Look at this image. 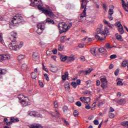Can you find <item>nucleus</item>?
I'll return each mask as SVG.
<instances>
[{
	"label": "nucleus",
	"instance_id": "nucleus-1",
	"mask_svg": "<svg viewBox=\"0 0 128 128\" xmlns=\"http://www.w3.org/2000/svg\"><path fill=\"white\" fill-rule=\"evenodd\" d=\"M17 36L18 34L14 32H11L10 35H9V38L12 42V43L8 45L9 48H10L11 50H17L18 48H20L22 47L24 42L16 41Z\"/></svg>",
	"mask_w": 128,
	"mask_h": 128
},
{
	"label": "nucleus",
	"instance_id": "nucleus-2",
	"mask_svg": "<svg viewBox=\"0 0 128 128\" xmlns=\"http://www.w3.org/2000/svg\"><path fill=\"white\" fill-rule=\"evenodd\" d=\"M32 3L30 4V6H38L40 10H42L44 14L49 16L50 18H52L54 16V14L52 11V10L50 8H48V10L46 8L43 7L42 4V2L38 1V0H31Z\"/></svg>",
	"mask_w": 128,
	"mask_h": 128
},
{
	"label": "nucleus",
	"instance_id": "nucleus-3",
	"mask_svg": "<svg viewBox=\"0 0 128 128\" xmlns=\"http://www.w3.org/2000/svg\"><path fill=\"white\" fill-rule=\"evenodd\" d=\"M22 20V16L20 14H16L12 20V22L14 26H16L18 24H20Z\"/></svg>",
	"mask_w": 128,
	"mask_h": 128
},
{
	"label": "nucleus",
	"instance_id": "nucleus-4",
	"mask_svg": "<svg viewBox=\"0 0 128 128\" xmlns=\"http://www.w3.org/2000/svg\"><path fill=\"white\" fill-rule=\"evenodd\" d=\"M37 28H38L37 33L40 34L42 32V30L46 28V24H44L38 23L37 24Z\"/></svg>",
	"mask_w": 128,
	"mask_h": 128
},
{
	"label": "nucleus",
	"instance_id": "nucleus-5",
	"mask_svg": "<svg viewBox=\"0 0 128 128\" xmlns=\"http://www.w3.org/2000/svg\"><path fill=\"white\" fill-rule=\"evenodd\" d=\"M10 54H0V62L6 60H10Z\"/></svg>",
	"mask_w": 128,
	"mask_h": 128
},
{
	"label": "nucleus",
	"instance_id": "nucleus-6",
	"mask_svg": "<svg viewBox=\"0 0 128 128\" xmlns=\"http://www.w3.org/2000/svg\"><path fill=\"white\" fill-rule=\"evenodd\" d=\"M28 114L34 118H42V115L40 112H28Z\"/></svg>",
	"mask_w": 128,
	"mask_h": 128
},
{
	"label": "nucleus",
	"instance_id": "nucleus-7",
	"mask_svg": "<svg viewBox=\"0 0 128 128\" xmlns=\"http://www.w3.org/2000/svg\"><path fill=\"white\" fill-rule=\"evenodd\" d=\"M20 102L23 108L24 106H30V102L26 101V100H22Z\"/></svg>",
	"mask_w": 128,
	"mask_h": 128
},
{
	"label": "nucleus",
	"instance_id": "nucleus-8",
	"mask_svg": "<svg viewBox=\"0 0 128 128\" xmlns=\"http://www.w3.org/2000/svg\"><path fill=\"white\" fill-rule=\"evenodd\" d=\"M58 29L61 30L60 28H62V30H65V31L66 32L68 30L67 24L64 23H60L58 26Z\"/></svg>",
	"mask_w": 128,
	"mask_h": 128
},
{
	"label": "nucleus",
	"instance_id": "nucleus-9",
	"mask_svg": "<svg viewBox=\"0 0 128 128\" xmlns=\"http://www.w3.org/2000/svg\"><path fill=\"white\" fill-rule=\"evenodd\" d=\"M122 2V6L124 8V10H126V12H128V2L127 3H126L124 0H121Z\"/></svg>",
	"mask_w": 128,
	"mask_h": 128
},
{
	"label": "nucleus",
	"instance_id": "nucleus-10",
	"mask_svg": "<svg viewBox=\"0 0 128 128\" xmlns=\"http://www.w3.org/2000/svg\"><path fill=\"white\" fill-rule=\"evenodd\" d=\"M32 60L35 62L38 60V54L36 52H34L32 55Z\"/></svg>",
	"mask_w": 128,
	"mask_h": 128
},
{
	"label": "nucleus",
	"instance_id": "nucleus-11",
	"mask_svg": "<svg viewBox=\"0 0 128 128\" xmlns=\"http://www.w3.org/2000/svg\"><path fill=\"white\" fill-rule=\"evenodd\" d=\"M86 0H82V4H81L80 8L81 10H84V8H85L86 10Z\"/></svg>",
	"mask_w": 128,
	"mask_h": 128
},
{
	"label": "nucleus",
	"instance_id": "nucleus-12",
	"mask_svg": "<svg viewBox=\"0 0 128 128\" xmlns=\"http://www.w3.org/2000/svg\"><path fill=\"white\" fill-rule=\"evenodd\" d=\"M92 70H94V69H88V70H86V71L84 70H81L80 71V74H82V72H85V75L87 76V74H90V72H92Z\"/></svg>",
	"mask_w": 128,
	"mask_h": 128
},
{
	"label": "nucleus",
	"instance_id": "nucleus-13",
	"mask_svg": "<svg viewBox=\"0 0 128 128\" xmlns=\"http://www.w3.org/2000/svg\"><path fill=\"white\" fill-rule=\"evenodd\" d=\"M86 7L84 8V10H83L82 14H80V20H82V18H85L86 16Z\"/></svg>",
	"mask_w": 128,
	"mask_h": 128
},
{
	"label": "nucleus",
	"instance_id": "nucleus-14",
	"mask_svg": "<svg viewBox=\"0 0 128 128\" xmlns=\"http://www.w3.org/2000/svg\"><path fill=\"white\" fill-rule=\"evenodd\" d=\"M50 70L52 72H56L58 70V68L56 66H50Z\"/></svg>",
	"mask_w": 128,
	"mask_h": 128
},
{
	"label": "nucleus",
	"instance_id": "nucleus-15",
	"mask_svg": "<svg viewBox=\"0 0 128 128\" xmlns=\"http://www.w3.org/2000/svg\"><path fill=\"white\" fill-rule=\"evenodd\" d=\"M118 104H124L126 102V101L124 99H120L117 100Z\"/></svg>",
	"mask_w": 128,
	"mask_h": 128
},
{
	"label": "nucleus",
	"instance_id": "nucleus-16",
	"mask_svg": "<svg viewBox=\"0 0 128 128\" xmlns=\"http://www.w3.org/2000/svg\"><path fill=\"white\" fill-rule=\"evenodd\" d=\"M100 34L101 36L108 34V28H105L103 31L101 32Z\"/></svg>",
	"mask_w": 128,
	"mask_h": 128
},
{
	"label": "nucleus",
	"instance_id": "nucleus-17",
	"mask_svg": "<svg viewBox=\"0 0 128 128\" xmlns=\"http://www.w3.org/2000/svg\"><path fill=\"white\" fill-rule=\"evenodd\" d=\"M46 22L48 24H54V20H52L50 18H46Z\"/></svg>",
	"mask_w": 128,
	"mask_h": 128
},
{
	"label": "nucleus",
	"instance_id": "nucleus-18",
	"mask_svg": "<svg viewBox=\"0 0 128 128\" xmlns=\"http://www.w3.org/2000/svg\"><path fill=\"white\" fill-rule=\"evenodd\" d=\"M67 60L68 62H74V55H71L67 57Z\"/></svg>",
	"mask_w": 128,
	"mask_h": 128
},
{
	"label": "nucleus",
	"instance_id": "nucleus-19",
	"mask_svg": "<svg viewBox=\"0 0 128 128\" xmlns=\"http://www.w3.org/2000/svg\"><path fill=\"white\" fill-rule=\"evenodd\" d=\"M51 116L54 118H58L60 116V114L59 112H52L51 113Z\"/></svg>",
	"mask_w": 128,
	"mask_h": 128
},
{
	"label": "nucleus",
	"instance_id": "nucleus-20",
	"mask_svg": "<svg viewBox=\"0 0 128 128\" xmlns=\"http://www.w3.org/2000/svg\"><path fill=\"white\" fill-rule=\"evenodd\" d=\"M60 60H61L62 62H66V60H68V56L64 55H61L60 56Z\"/></svg>",
	"mask_w": 128,
	"mask_h": 128
},
{
	"label": "nucleus",
	"instance_id": "nucleus-21",
	"mask_svg": "<svg viewBox=\"0 0 128 128\" xmlns=\"http://www.w3.org/2000/svg\"><path fill=\"white\" fill-rule=\"evenodd\" d=\"M95 38H96V40H105L106 36H104V38H100V36L96 35Z\"/></svg>",
	"mask_w": 128,
	"mask_h": 128
},
{
	"label": "nucleus",
	"instance_id": "nucleus-22",
	"mask_svg": "<svg viewBox=\"0 0 128 128\" xmlns=\"http://www.w3.org/2000/svg\"><path fill=\"white\" fill-rule=\"evenodd\" d=\"M104 48H106V50H110L112 48V46H110V44L109 43L106 44L104 46Z\"/></svg>",
	"mask_w": 128,
	"mask_h": 128
},
{
	"label": "nucleus",
	"instance_id": "nucleus-23",
	"mask_svg": "<svg viewBox=\"0 0 128 128\" xmlns=\"http://www.w3.org/2000/svg\"><path fill=\"white\" fill-rule=\"evenodd\" d=\"M116 38V40H120L121 42L122 40V36L119 35L118 34H115Z\"/></svg>",
	"mask_w": 128,
	"mask_h": 128
},
{
	"label": "nucleus",
	"instance_id": "nucleus-24",
	"mask_svg": "<svg viewBox=\"0 0 128 128\" xmlns=\"http://www.w3.org/2000/svg\"><path fill=\"white\" fill-rule=\"evenodd\" d=\"M90 100H92V99H90V98L85 97V104H90Z\"/></svg>",
	"mask_w": 128,
	"mask_h": 128
},
{
	"label": "nucleus",
	"instance_id": "nucleus-25",
	"mask_svg": "<svg viewBox=\"0 0 128 128\" xmlns=\"http://www.w3.org/2000/svg\"><path fill=\"white\" fill-rule=\"evenodd\" d=\"M96 48H93L91 50V53L93 56H96Z\"/></svg>",
	"mask_w": 128,
	"mask_h": 128
},
{
	"label": "nucleus",
	"instance_id": "nucleus-26",
	"mask_svg": "<svg viewBox=\"0 0 128 128\" xmlns=\"http://www.w3.org/2000/svg\"><path fill=\"white\" fill-rule=\"evenodd\" d=\"M118 30L120 34H122L124 32V27H122H122H120V28H119Z\"/></svg>",
	"mask_w": 128,
	"mask_h": 128
},
{
	"label": "nucleus",
	"instance_id": "nucleus-27",
	"mask_svg": "<svg viewBox=\"0 0 128 128\" xmlns=\"http://www.w3.org/2000/svg\"><path fill=\"white\" fill-rule=\"evenodd\" d=\"M20 122V120L18 118H11L10 122Z\"/></svg>",
	"mask_w": 128,
	"mask_h": 128
},
{
	"label": "nucleus",
	"instance_id": "nucleus-28",
	"mask_svg": "<svg viewBox=\"0 0 128 128\" xmlns=\"http://www.w3.org/2000/svg\"><path fill=\"white\" fill-rule=\"evenodd\" d=\"M98 50H99L101 54H104V52H106V50L104 48H98Z\"/></svg>",
	"mask_w": 128,
	"mask_h": 128
},
{
	"label": "nucleus",
	"instance_id": "nucleus-29",
	"mask_svg": "<svg viewBox=\"0 0 128 128\" xmlns=\"http://www.w3.org/2000/svg\"><path fill=\"white\" fill-rule=\"evenodd\" d=\"M128 64V60H124L122 62V66H124V68H126V66H127Z\"/></svg>",
	"mask_w": 128,
	"mask_h": 128
},
{
	"label": "nucleus",
	"instance_id": "nucleus-30",
	"mask_svg": "<svg viewBox=\"0 0 128 128\" xmlns=\"http://www.w3.org/2000/svg\"><path fill=\"white\" fill-rule=\"evenodd\" d=\"M100 81L102 82V84H107L108 80H106V78H100Z\"/></svg>",
	"mask_w": 128,
	"mask_h": 128
},
{
	"label": "nucleus",
	"instance_id": "nucleus-31",
	"mask_svg": "<svg viewBox=\"0 0 128 128\" xmlns=\"http://www.w3.org/2000/svg\"><path fill=\"white\" fill-rule=\"evenodd\" d=\"M101 87L103 90H104V88H108V84L106 83H102Z\"/></svg>",
	"mask_w": 128,
	"mask_h": 128
},
{
	"label": "nucleus",
	"instance_id": "nucleus-32",
	"mask_svg": "<svg viewBox=\"0 0 128 128\" xmlns=\"http://www.w3.org/2000/svg\"><path fill=\"white\" fill-rule=\"evenodd\" d=\"M70 84H68V83L65 84V89L66 90H70Z\"/></svg>",
	"mask_w": 128,
	"mask_h": 128
},
{
	"label": "nucleus",
	"instance_id": "nucleus-33",
	"mask_svg": "<svg viewBox=\"0 0 128 128\" xmlns=\"http://www.w3.org/2000/svg\"><path fill=\"white\" fill-rule=\"evenodd\" d=\"M64 50V46L62 44H59L58 46V50H60V52H62Z\"/></svg>",
	"mask_w": 128,
	"mask_h": 128
},
{
	"label": "nucleus",
	"instance_id": "nucleus-34",
	"mask_svg": "<svg viewBox=\"0 0 128 128\" xmlns=\"http://www.w3.org/2000/svg\"><path fill=\"white\" fill-rule=\"evenodd\" d=\"M115 26H117L118 28H122V25L120 24V22H118L115 24Z\"/></svg>",
	"mask_w": 128,
	"mask_h": 128
},
{
	"label": "nucleus",
	"instance_id": "nucleus-35",
	"mask_svg": "<svg viewBox=\"0 0 128 128\" xmlns=\"http://www.w3.org/2000/svg\"><path fill=\"white\" fill-rule=\"evenodd\" d=\"M31 78H33L34 80L35 78H36V73H34V72H32L31 74Z\"/></svg>",
	"mask_w": 128,
	"mask_h": 128
},
{
	"label": "nucleus",
	"instance_id": "nucleus-36",
	"mask_svg": "<svg viewBox=\"0 0 128 128\" xmlns=\"http://www.w3.org/2000/svg\"><path fill=\"white\" fill-rule=\"evenodd\" d=\"M24 55H19L18 56V60H22L24 59Z\"/></svg>",
	"mask_w": 128,
	"mask_h": 128
},
{
	"label": "nucleus",
	"instance_id": "nucleus-37",
	"mask_svg": "<svg viewBox=\"0 0 128 128\" xmlns=\"http://www.w3.org/2000/svg\"><path fill=\"white\" fill-rule=\"evenodd\" d=\"M122 126H127L128 128V121H124L122 123Z\"/></svg>",
	"mask_w": 128,
	"mask_h": 128
},
{
	"label": "nucleus",
	"instance_id": "nucleus-38",
	"mask_svg": "<svg viewBox=\"0 0 128 128\" xmlns=\"http://www.w3.org/2000/svg\"><path fill=\"white\" fill-rule=\"evenodd\" d=\"M62 110H63V112H68V106H64L62 108Z\"/></svg>",
	"mask_w": 128,
	"mask_h": 128
},
{
	"label": "nucleus",
	"instance_id": "nucleus-39",
	"mask_svg": "<svg viewBox=\"0 0 128 128\" xmlns=\"http://www.w3.org/2000/svg\"><path fill=\"white\" fill-rule=\"evenodd\" d=\"M90 103H88L87 104H85V108L86 110H90Z\"/></svg>",
	"mask_w": 128,
	"mask_h": 128
},
{
	"label": "nucleus",
	"instance_id": "nucleus-40",
	"mask_svg": "<svg viewBox=\"0 0 128 128\" xmlns=\"http://www.w3.org/2000/svg\"><path fill=\"white\" fill-rule=\"evenodd\" d=\"M71 85L72 86H73L74 88H76V86H78L76 82H72L71 83Z\"/></svg>",
	"mask_w": 128,
	"mask_h": 128
},
{
	"label": "nucleus",
	"instance_id": "nucleus-41",
	"mask_svg": "<svg viewBox=\"0 0 128 128\" xmlns=\"http://www.w3.org/2000/svg\"><path fill=\"white\" fill-rule=\"evenodd\" d=\"M114 113H109L108 116L110 118H114Z\"/></svg>",
	"mask_w": 128,
	"mask_h": 128
},
{
	"label": "nucleus",
	"instance_id": "nucleus-42",
	"mask_svg": "<svg viewBox=\"0 0 128 128\" xmlns=\"http://www.w3.org/2000/svg\"><path fill=\"white\" fill-rule=\"evenodd\" d=\"M86 82L88 86H90V84H92V82L91 80H88V81H86Z\"/></svg>",
	"mask_w": 128,
	"mask_h": 128
},
{
	"label": "nucleus",
	"instance_id": "nucleus-43",
	"mask_svg": "<svg viewBox=\"0 0 128 128\" xmlns=\"http://www.w3.org/2000/svg\"><path fill=\"white\" fill-rule=\"evenodd\" d=\"M6 70H4V69H3L2 70V69H0V74H6Z\"/></svg>",
	"mask_w": 128,
	"mask_h": 128
},
{
	"label": "nucleus",
	"instance_id": "nucleus-44",
	"mask_svg": "<svg viewBox=\"0 0 128 128\" xmlns=\"http://www.w3.org/2000/svg\"><path fill=\"white\" fill-rule=\"evenodd\" d=\"M108 14H110V15L114 14V10H112V9H109Z\"/></svg>",
	"mask_w": 128,
	"mask_h": 128
},
{
	"label": "nucleus",
	"instance_id": "nucleus-45",
	"mask_svg": "<svg viewBox=\"0 0 128 128\" xmlns=\"http://www.w3.org/2000/svg\"><path fill=\"white\" fill-rule=\"evenodd\" d=\"M24 98V96L22 94H19L18 96V100H22V98Z\"/></svg>",
	"mask_w": 128,
	"mask_h": 128
},
{
	"label": "nucleus",
	"instance_id": "nucleus-46",
	"mask_svg": "<svg viewBox=\"0 0 128 128\" xmlns=\"http://www.w3.org/2000/svg\"><path fill=\"white\" fill-rule=\"evenodd\" d=\"M116 54H112L110 56V58L111 60H114V58H116Z\"/></svg>",
	"mask_w": 128,
	"mask_h": 128
},
{
	"label": "nucleus",
	"instance_id": "nucleus-47",
	"mask_svg": "<svg viewBox=\"0 0 128 128\" xmlns=\"http://www.w3.org/2000/svg\"><path fill=\"white\" fill-rule=\"evenodd\" d=\"M118 86H124V83H122V82L119 80L117 82Z\"/></svg>",
	"mask_w": 128,
	"mask_h": 128
},
{
	"label": "nucleus",
	"instance_id": "nucleus-48",
	"mask_svg": "<svg viewBox=\"0 0 128 128\" xmlns=\"http://www.w3.org/2000/svg\"><path fill=\"white\" fill-rule=\"evenodd\" d=\"M76 104L78 106H82V102H80L78 101L76 102Z\"/></svg>",
	"mask_w": 128,
	"mask_h": 128
},
{
	"label": "nucleus",
	"instance_id": "nucleus-49",
	"mask_svg": "<svg viewBox=\"0 0 128 128\" xmlns=\"http://www.w3.org/2000/svg\"><path fill=\"white\" fill-rule=\"evenodd\" d=\"M80 100H81V102H86V97H81L80 98Z\"/></svg>",
	"mask_w": 128,
	"mask_h": 128
},
{
	"label": "nucleus",
	"instance_id": "nucleus-50",
	"mask_svg": "<svg viewBox=\"0 0 128 128\" xmlns=\"http://www.w3.org/2000/svg\"><path fill=\"white\" fill-rule=\"evenodd\" d=\"M118 72H120V69H116L114 72L115 76H118Z\"/></svg>",
	"mask_w": 128,
	"mask_h": 128
},
{
	"label": "nucleus",
	"instance_id": "nucleus-51",
	"mask_svg": "<svg viewBox=\"0 0 128 128\" xmlns=\"http://www.w3.org/2000/svg\"><path fill=\"white\" fill-rule=\"evenodd\" d=\"M96 32H97V34H100V33L102 32V28H98L96 29Z\"/></svg>",
	"mask_w": 128,
	"mask_h": 128
},
{
	"label": "nucleus",
	"instance_id": "nucleus-52",
	"mask_svg": "<svg viewBox=\"0 0 128 128\" xmlns=\"http://www.w3.org/2000/svg\"><path fill=\"white\" fill-rule=\"evenodd\" d=\"M72 26V22H70L68 24V26L66 27V28H70Z\"/></svg>",
	"mask_w": 128,
	"mask_h": 128
},
{
	"label": "nucleus",
	"instance_id": "nucleus-53",
	"mask_svg": "<svg viewBox=\"0 0 128 128\" xmlns=\"http://www.w3.org/2000/svg\"><path fill=\"white\" fill-rule=\"evenodd\" d=\"M66 38V36H63L61 38L60 42H64V39Z\"/></svg>",
	"mask_w": 128,
	"mask_h": 128
},
{
	"label": "nucleus",
	"instance_id": "nucleus-54",
	"mask_svg": "<svg viewBox=\"0 0 128 128\" xmlns=\"http://www.w3.org/2000/svg\"><path fill=\"white\" fill-rule=\"evenodd\" d=\"M94 124L96 126H98V124H99V122H98V120H94Z\"/></svg>",
	"mask_w": 128,
	"mask_h": 128
},
{
	"label": "nucleus",
	"instance_id": "nucleus-55",
	"mask_svg": "<svg viewBox=\"0 0 128 128\" xmlns=\"http://www.w3.org/2000/svg\"><path fill=\"white\" fill-rule=\"evenodd\" d=\"M58 102H54V108H58Z\"/></svg>",
	"mask_w": 128,
	"mask_h": 128
},
{
	"label": "nucleus",
	"instance_id": "nucleus-56",
	"mask_svg": "<svg viewBox=\"0 0 128 128\" xmlns=\"http://www.w3.org/2000/svg\"><path fill=\"white\" fill-rule=\"evenodd\" d=\"M108 18L110 20H112L114 19V18H112V15H110V14H108Z\"/></svg>",
	"mask_w": 128,
	"mask_h": 128
},
{
	"label": "nucleus",
	"instance_id": "nucleus-57",
	"mask_svg": "<svg viewBox=\"0 0 128 128\" xmlns=\"http://www.w3.org/2000/svg\"><path fill=\"white\" fill-rule=\"evenodd\" d=\"M64 123L65 124H66V126H69L70 124H68V121H66V118H64Z\"/></svg>",
	"mask_w": 128,
	"mask_h": 128
},
{
	"label": "nucleus",
	"instance_id": "nucleus-58",
	"mask_svg": "<svg viewBox=\"0 0 128 128\" xmlns=\"http://www.w3.org/2000/svg\"><path fill=\"white\" fill-rule=\"evenodd\" d=\"M80 82H81V80H76V84L78 85V86H80Z\"/></svg>",
	"mask_w": 128,
	"mask_h": 128
},
{
	"label": "nucleus",
	"instance_id": "nucleus-59",
	"mask_svg": "<svg viewBox=\"0 0 128 128\" xmlns=\"http://www.w3.org/2000/svg\"><path fill=\"white\" fill-rule=\"evenodd\" d=\"M78 46L80 48H84V44H78Z\"/></svg>",
	"mask_w": 128,
	"mask_h": 128
},
{
	"label": "nucleus",
	"instance_id": "nucleus-60",
	"mask_svg": "<svg viewBox=\"0 0 128 128\" xmlns=\"http://www.w3.org/2000/svg\"><path fill=\"white\" fill-rule=\"evenodd\" d=\"M114 112V109L112 107H110V108L109 112Z\"/></svg>",
	"mask_w": 128,
	"mask_h": 128
},
{
	"label": "nucleus",
	"instance_id": "nucleus-61",
	"mask_svg": "<svg viewBox=\"0 0 128 128\" xmlns=\"http://www.w3.org/2000/svg\"><path fill=\"white\" fill-rule=\"evenodd\" d=\"M90 94V92L88 90H86L83 93V94Z\"/></svg>",
	"mask_w": 128,
	"mask_h": 128
},
{
	"label": "nucleus",
	"instance_id": "nucleus-62",
	"mask_svg": "<svg viewBox=\"0 0 128 128\" xmlns=\"http://www.w3.org/2000/svg\"><path fill=\"white\" fill-rule=\"evenodd\" d=\"M102 104H104V102H99L98 104V108H100V106H102Z\"/></svg>",
	"mask_w": 128,
	"mask_h": 128
},
{
	"label": "nucleus",
	"instance_id": "nucleus-63",
	"mask_svg": "<svg viewBox=\"0 0 128 128\" xmlns=\"http://www.w3.org/2000/svg\"><path fill=\"white\" fill-rule=\"evenodd\" d=\"M62 80H66V76L64 75H62Z\"/></svg>",
	"mask_w": 128,
	"mask_h": 128
},
{
	"label": "nucleus",
	"instance_id": "nucleus-64",
	"mask_svg": "<svg viewBox=\"0 0 128 128\" xmlns=\"http://www.w3.org/2000/svg\"><path fill=\"white\" fill-rule=\"evenodd\" d=\"M12 124V122H8L7 124H6V126H10Z\"/></svg>",
	"mask_w": 128,
	"mask_h": 128
}]
</instances>
